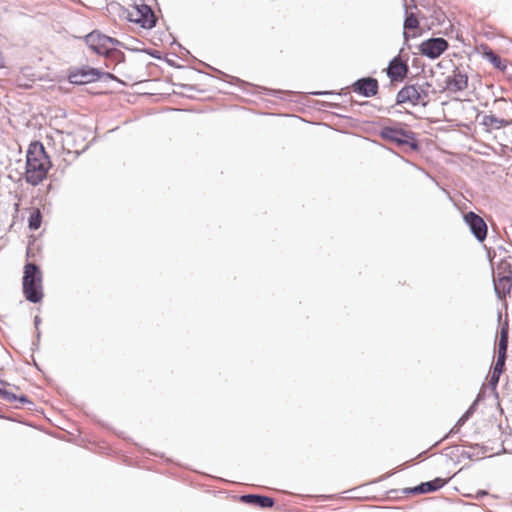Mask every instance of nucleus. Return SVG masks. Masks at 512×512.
I'll return each mask as SVG.
<instances>
[{
    "label": "nucleus",
    "instance_id": "30",
    "mask_svg": "<svg viewBox=\"0 0 512 512\" xmlns=\"http://www.w3.org/2000/svg\"><path fill=\"white\" fill-rule=\"evenodd\" d=\"M0 397L7 402H15L16 401V394L5 389V388H0Z\"/></svg>",
    "mask_w": 512,
    "mask_h": 512
},
{
    "label": "nucleus",
    "instance_id": "43",
    "mask_svg": "<svg viewBox=\"0 0 512 512\" xmlns=\"http://www.w3.org/2000/svg\"><path fill=\"white\" fill-rule=\"evenodd\" d=\"M171 44L172 45H177L180 49H183L182 45L180 43H178L176 40H173V42ZM184 50L186 51V53H189V51L186 50L185 48H184Z\"/></svg>",
    "mask_w": 512,
    "mask_h": 512
},
{
    "label": "nucleus",
    "instance_id": "21",
    "mask_svg": "<svg viewBox=\"0 0 512 512\" xmlns=\"http://www.w3.org/2000/svg\"><path fill=\"white\" fill-rule=\"evenodd\" d=\"M484 58L493 65L494 68L499 71H505L507 69V63L503 60L496 52L492 49L485 47L483 52Z\"/></svg>",
    "mask_w": 512,
    "mask_h": 512
},
{
    "label": "nucleus",
    "instance_id": "44",
    "mask_svg": "<svg viewBox=\"0 0 512 512\" xmlns=\"http://www.w3.org/2000/svg\"><path fill=\"white\" fill-rule=\"evenodd\" d=\"M234 82H239V83H243V84H244V82H243V81H241V80H240L239 78H237V77H232V82H231V83H234Z\"/></svg>",
    "mask_w": 512,
    "mask_h": 512
},
{
    "label": "nucleus",
    "instance_id": "16",
    "mask_svg": "<svg viewBox=\"0 0 512 512\" xmlns=\"http://www.w3.org/2000/svg\"><path fill=\"white\" fill-rule=\"evenodd\" d=\"M493 286L496 297L504 300L512 290V276H493Z\"/></svg>",
    "mask_w": 512,
    "mask_h": 512
},
{
    "label": "nucleus",
    "instance_id": "41",
    "mask_svg": "<svg viewBox=\"0 0 512 512\" xmlns=\"http://www.w3.org/2000/svg\"><path fill=\"white\" fill-rule=\"evenodd\" d=\"M484 399V392L483 391H480L476 397V399L473 401V403H476V406L478 405V403Z\"/></svg>",
    "mask_w": 512,
    "mask_h": 512
},
{
    "label": "nucleus",
    "instance_id": "1",
    "mask_svg": "<svg viewBox=\"0 0 512 512\" xmlns=\"http://www.w3.org/2000/svg\"><path fill=\"white\" fill-rule=\"evenodd\" d=\"M379 136L384 141L394 144L399 148L407 147L414 152H418L421 148L417 134L412 130L403 128V124L399 122H393V125L383 126L379 131Z\"/></svg>",
    "mask_w": 512,
    "mask_h": 512
},
{
    "label": "nucleus",
    "instance_id": "29",
    "mask_svg": "<svg viewBox=\"0 0 512 512\" xmlns=\"http://www.w3.org/2000/svg\"><path fill=\"white\" fill-rule=\"evenodd\" d=\"M106 39L108 40V41H105L108 49H113V48H118V47L126 48L125 45L116 38L106 35Z\"/></svg>",
    "mask_w": 512,
    "mask_h": 512
},
{
    "label": "nucleus",
    "instance_id": "10",
    "mask_svg": "<svg viewBox=\"0 0 512 512\" xmlns=\"http://www.w3.org/2000/svg\"><path fill=\"white\" fill-rule=\"evenodd\" d=\"M83 40L87 47L95 54L99 56L107 55L110 50L107 48L106 42V34L100 32L99 30H93L90 33L86 34L83 37Z\"/></svg>",
    "mask_w": 512,
    "mask_h": 512
},
{
    "label": "nucleus",
    "instance_id": "24",
    "mask_svg": "<svg viewBox=\"0 0 512 512\" xmlns=\"http://www.w3.org/2000/svg\"><path fill=\"white\" fill-rule=\"evenodd\" d=\"M42 223V214L39 209H34L28 218V227L30 230H37L40 228Z\"/></svg>",
    "mask_w": 512,
    "mask_h": 512
},
{
    "label": "nucleus",
    "instance_id": "47",
    "mask_svg": "<svg viewBox=\"0 0 512 512\" xmlns=\"http://www.w3.org/2000/svg\"><path fill=\"white\" fill-rule=\"evenodd\" d=\"M0 384H1V385H3V386L8 385V383H7V382L2 381V380L0 381Z\"/></svg>",
    "mask_w": 512,
    "mask_h": 512
},
{
    "label": "nucleus",
    "instance_id": "45",
    "mask_svg": "<svg viewBox=\"0 0 512 512\" xmlns=\"http://www.w3.org/2000/svg\"><path fill=\"white\" fill-rule=\"evenodd\" d=\"M32 360H33V364H34V366L39 370L40 368H39L38 364L36 363V361H35V359H34V357H33V356H32Z\"/></svg>",
    "mask_w": 512,
    "mask_h": 512
},
{
    "label": "nucleus",
    "instance_id": "28",
    "mask_svg": "<svg viewBox=\"0 0 512 512\" xmlns=\"http://www.w3.org/2000/svg\"><path fill=\"white\" fill-rule=\"evenodd\" d=\"M16 401H18L22 406H26L28 410H33L35 404L32 400H30L26 395H16Z\"/></svg>",
    "mask_w": 512,
    "mask_h": 512
},
{
    "label": "nucleus",
    "instance_id": "9",
    "mask_svg": "<svg viewBox=\"0 0 512 512\" xmlns=\"http://www.w3.org/2000/svg\"><path fill=\"white\" fill-rule=\"evenodd\" d=\"M465 224L469 227L471 234L478 242H483L488 233V226L485 220L473 211H469L463 215Z\"/></svg>",
    "mask_w": 512,
    "mask_h": 512
},
{
    "label": "nucleus",
    "instance_id": "20",
    "mask_svg": "<svg viewBox=\"0 0 512 512\" xmlns=\"http://www.w3.org/2000/svg\"><path fill=\"white\" fill-rule=\"evenodd\" d=\"M417 92H419L421 106L426 107L429 103L430 94H436V90L433 88L432 84L428 81L416 82L414 83Z\"/></svg>",
    "mask_w": 512,
    "mask_h": 512
},
{
    "label": "nucleus",
    "instance_id": "26",
    "mask_svg": "<svg viewBox=\"0 0 512 512\" xmlns=\"http://www.w3.org/2000/svg\"><path fill=\"white\" fill-rule=\"evenodd\" d=\"M110 52L105 55L104 57L107 59H110L117 64L123 63L125 61V54L119 50L118 48L109 49Z\"/></svg>",
    "mask_w": 512,
    "mask_h": 512
},
{
    "label": "nucleus",
    "instance_id": "37",
    "mask_svg": "<svg viewBox=\"0 0 512 512\" xmlns=\"http://www.w3.org/2000/svg\"><path fill=\"white\" fill-rule=\"evenodd\" d=\"M284 93L285 92L282 90L269 89L267 95H271V96L283 99L284 97L282 96V94H284Z\"/></svg>",
    "mask_w": 512,
    "mask_h": 512
},
{
    "label": "nucleus",
    "instance_id": "15",
    "mask_svg": "<svg viewBox=\"0 0 512 512\" xmlns=\"http://www.w3.org/2000/svg\"><path fill=\"white\" fill-rule=\"evenodd\" d=\"M240 501L263 509L272 508L275 504L272 497L261 494H244L240 496Z\"/></svg>",
    "mask_w": 512,
    "mask_h": 512
},
{
    "label": "nucleus",
    "instance_id": "5",
    "mask_svg": "<svg viewBox=\"0 0 512 512\" xmlns=\"http://www.w3.org/2000/svg\"><path fill=\"white\" fill-rule=\"evenodd\" d=\"M50 165V158H48V162H44L42 159L34 161V158H32V160L26 161V182L32 186H37L40 184L46 178Z\"/></svg>",
    "mask_w": 512,
    "mask_h": 512
},
{
    "label": "nucleus",
    "instance_id": "17",
    "mask_svg": "<svg viewBox=\"0 0 512 512\" xmlns=\"http://www.w3.org/2000/svg\"><path fill=\"white\" fill-rule=\"evenodd\" d=\"M476 410V403H472L470 407L464 412V414L457 420L455 425L444 435V437L440 440H446L451 438L453 435L459 433L460 428L471 418L473 413ZM439 444V441L435 443V446Z\"/></svg>",
    "mask_w": 512,
    "mask_h": 512
},
{
    "label": "nucleus",
    "instance_id": "19",
    "mask_svg": "<svg viewBox=\"0 0 512 512\" xmlns=\"http://www.w3.org/2000/svg\"><path fill=\"white\" fill-rule=\"evenodd\" d=\"M419 27V20L417 16L413 12H408L405 10V17L403 22V37L406 42L409 41L411 35L408 33V30H415ZM416 34H413L412 37H415Z\"/></svg>",
    "mask_w": 512,
    "mask_h": 512
},
{
    "label": "nucleus",
    "instance_id": "8",
    "mask_svg": "<svg viewBox=\"0 0 512 512\" xmlns=\"http://www.w3.org/2000/svg\"><path fill=\"white\" fill-rule=\"evenodd\" d=\"M448 48V41L442 37L426 39L419 46L420 53L431 60L439 58Z\"/></svg>",
    "mask_w": 512,
    "mask_h": 512
},
{
    "label": "nucleus",
    "instance_id": "38",
    "mask_svg": "<svg viewBox=\"0 0 512 512\" xmlns=\"http://www.w3.org/2000/svg\"><path fill=\"white\" fill-rule=\"evenodd\" d=\"M489 493L487 490L480 489L474 493L473 499H482L483 497L487 496Z\"/></svg>",
    "mask_w": 512,
    "mask_h": 512
},
{
    "label": "nucleus",
    "instance_id": "2",
    "mask_svg": "<svg viewBox=\"0 0 512 512\" xmlns=\"http://www.w3.org/2000/svg\"><path fill=\"white\" fill-rule=\"evenodd\" d=\"M40 267L32 262H26L22 278V290L25 299L33 304L39 303L44 297Z\"/></svg>",
    "mask_w": 512,
    "mask_h": 512
},
{
    "label": "nucleus",
    "instance_id": "6",
    "mask_svg": "<svg viewBox=\"0 0 512 512\" xmlns=\"http://www.w3.org/2000/svg\"><path fill=\"white\" fill-rule=\"evenodd\" d=\"M508 339H509V324L508 321L501 325L500 328V336L498 341V351H497V359L494 363L492 371L502 374L505 369V363L507 359V349H508Z\"/></svg>",
    "mask_w": 512,
    "mask_h": 512
},
{
    "label": "nucleus",
    "instance_id": "25",
    "mask_svg": "<svg viewBox=\"0 0 512 512\" xmlns=\"http://www.w3.org/2000/svg\"><path fill=\"white\" fill-rule=\"evenodd\" d=\"M493 276H512V267L508 260L502 259L497 264L496 272L493 271Z\"/></svg>",
    "mask_w": 512,
    "mask_h": 512
},
{
    "label": "nucleus",
    "instance_id": "42",
    "mask_svg": "<svg viewBox=\"0 0 512 512\" xmlns=\"http://www.w3.org/2000/svg\"><path fill=\"white\" fill-rule=\"evenodd\" d=\"M5 67L4 57L2 53L0 52V69Z\"/></svg>",
    "mask_w": 512,
    "mask_h": 512
},
{
    "label": "nucleus",
    "instance_id": "4",
    "mask_svg": "<svg viewBox=\"0 0 512 512\" xmlns=\"http://www.w3.org/2000/svg\"><path fill=\"white\" fill-rule=\"evenodd\" d=\"M100 69L89 65L71 67L68 70V81L73 85H85L100 81Z\"/></svg>",
    "mask_w": 512,
    "mask_h": 512
},
{
    "label": "nucleus",
    "instance_id": "22",
    "mask_svg": "<svg viewBox=\"0 0 512 512\" xmlns=\"http://www.w3.org/2000/svg\"><path fill=\"white\" fill-rule=\"evenodd\" d=\"M512 124V120H506L503 118H498L495 115H485L482 119V125L486 127H492L494 129H500L502 127H507Z\"/></svg>",
    "mask_w": 512,
    "mask_h": 512
},
{
    "label": "nucleus",
    "instance_id": "33",
    "mask_svg": "<svg viewBox=\"0 0 512 512\" xmlns=\"http://www.w3.org/2000/svg\"><path fill=\"white\" fill-rule=\"evenodd\" d=\"M100 74H101L100 75V80H104V81H106V80H115V81L118 80L117 77L114 74H112L110 72H105L102 69H100Z\"/></svg>",
    "mask_w": 512,
    "mask_h": 512
},
{
    "label": "nucleus",
    "instance_id": "14",
    "mask_svg": "<svg viewBox=\"0 0 512 512\" xmlns=\"http://www.w3.org/2000/svg\"><path fill=\"white\" fill-rule=\"evenodd\" d=\"M446 483H447V481L445 479L436 477L433 480L421 482L420 484H418L414 487L406 488L404 490V492L406 494L432 493V492H436L439 489H441L442 487H444Z\"/></svg>",
    "mask_w": 512,
    "mask_h": 512
},
{
    "label": "nucleus",
    "instance_id": "35",
    "mask_svg": "<svg viewBox=\"0 0 512 512\" xmlns=\"http://www.w3.org/2000/svg\"><path fill=\"white\" fill-rule=\"evenodd\" d=\"M176 86L188 91V93H191V91H200L195 85L191 84H176Z\"/></svg>",
    "mask_w": 512,
    "mask_h": 512
},
{
    "label": "nucleus",
    "instance_id": "39",
    "mask_svg": "<svg viewBox=\"0 0 512 512\" xmlns=\"http://www.w3.org/2000/svg\"><path fill=\"white\" fill-rule=\"evenodd\" d=\"M310 94L315 95V96H325V95H334L336 93L333 91H314V92H310Z\"/></svg>",
    "mask_w": 512,
    "mask_h": 512
},
{
    "label": "nucleus",
    "instance_id": "11",
    "mask_svg": "<svg viewBox=\"0 0 512 512\" xmlns=\"http://www.w3.org/2000/svg\"><path fill=\"white\" fill-rule=\"evenodd\" d=\"M405 103H409L412 106L421 105L419 92H417L415 84H406L403 86L396 95L395 104L392 105L387 110V112L391 113V110L394 109L395 105H401Z\"/></svg>",
    "mask_w": 512,
    "mask_h": 512
},
{
    "label": "nucleus",
    "instance_id": "31",
    "mask_svg": "<svg viewBox=\"0 0 512 512\" xmlns=\"http://www.w3.org/2000/svg\"><path fill=\"white\" fill-rule=\"evenodd\" d=\"M443 453L453 459L455 456H458L459 455V447L457 445H453V446H450V447H446L444 450H443Z\"/></svg>",
    "mask_w": 512,
    "mask_h": 512
},
{
    "label": "nucleus",
    "instance_id": "7",
    "mask_svg": "<svg viewBox=\"0 0 512 512\" xmlns=\"http://www.w3.org/2000/svg\"><path fill=\"white\" fill-rule=\"evenodd\" d=\"M468 74L464 69L454 67L451 74L445 78L444 90L450 94L463 92L468 88Z\"/></svg>",
    "mask_w": 512,
    "mask_h": 512
},
{
    "label": "nucleus",
    "instance_id": "18",
    "mask_svg": "<svg viewBox=\"0 0 512 512\" xmlns=\"http://www.w3.org/2000/svg\"><path fill=\"white\" fill-rule=\"evenodd\" d=\"M42 159L44 162H48V155L45 151L43 144L40 141L31 142L26 155V161Z\"/></svg>",
    "mask_w": 512,
    "mask_h": 512
},
{
    "label": "nucleus",
    "instance_id": "3",
    "mask_svg": "<svg viewBox=\"0 0 512 512\" xmlns=\"http://www.w3.org/2000/svg\"><path fill=\"white\" fill-rule=\"evenodd\" d=\"M128 20L135 24H138L141 28L152 29L156 26L157 17L151 6L142 2L135 4L133 11L128 12Z\"/></svg>",
    "mask_w": 512,
    "mask_h": 512
},
{
    "label": "nucleus",
    "instance_id": "23",
    "mask_svg": "<svg viewBox=\"0 0 512 512\" xmlns=\"http://www.w3.org/2000/svg\"><path fill=\"white\" fill-rule=\"evenodd\" d=\"M469 447L473 449V451L462 450L459 453V457L466 458L470 460L480 459L482 455L487 452V448L484 446H480L479 444H470Z\"/></svg>",
    "mask_w": 512,
    "mask_h": 512
},
{
    "label": "nucleus",
    "instance_id": "13",
    "mask_svg": "<svg viewBox=\"0 0 512 512\" xmlns=\"http://www.w3.org/2000/svg\"><path fill=\"white\" fill-rule=\"evenodd\" d=\"M387 76L392 82L403 81L409 72V66L406 61L399 56H395L387 67Z\"/></svg>",
    "mask_w": 512,
    "mask_h": 512
},
{
    "label": "nucleus",
    "instance_id": "48",
    "mask_svg": "<svg viewBox=\"0 0 512 512\" xmlns=\"http://www.w3.org/2000/svg\"><path fill=\"white\" fill-rule=\"evenodd\" d=\"M466 496L469 498H473L474 494L470 493V494H467Z\"/></svg>",
    "mask_w": 512,
    "mask_h": 512
},
{
    "label": "nucleus",
    "instance_id": "34",
    "mask_svg": "<svg viewBox=\"0 0 512 512\" xmlns=\"http://www.w3.org/2000/svg\"><path fill=\"white\" fill-rule=\"evenodd\" d=\"M41 322H42V320H41L40 316L36 315L34 317V327H35V331H36L38 340L41 338V331L39 328Z\"/></svg>",
    "mask_w": 512,
    "mask_h": 512
},
{
    "label": "nucleus",
    "instance_id": "46",
    "mask_svg": "<svg viewBox=\"0 0 512 512\" xmlns=\"http://www.w3.org/2000/svg\"><path fill=\"white\" fill-rule=\"evenodd\" d=\"M167 63H168L170 66H173V67L175 66V62H174V61H170V60H168V61H167Z\"/></svg>",
    "mask_w": 512,
    "mask_h": 512
},
{
    "label": "nucleus",
    "instance_id": "36",
    "mask_svg": "<svg viewBox=\"0 0 512 512\" xmlns=\"http://www.w3.org/2000/svg\"><path fill=\"white\" fill-rule=\"evenodd\" d=\"M144 52L155 59H161V53L158 50L147 48Z\"/></svg>",
    "mask_w": 512,
    "mask_h": 512
},
{
    "label": "nucleus",
    "instance_id": "40",
    "mask_svg": "<svg viewBox=\"0 0 512 512\" xmlns=\"http://www.w3.org/2000/svg\"><path fill=\"white\" fill-rule=\"evenodd\" d=\"M39 344H40V339L38 340V338L36 337L35 341H33V343H32L31 350L33 352L38 350L39 349Z\"/></svg>",
    "mask_w": 512,
    "mask_h": 512
},
{
    "label": "nucleus",
    "instance_id": "27",
    "mask_svg": "<svg viewBox=\"0 0 512 512\" xmlns=\"http://www.w3.org/2000/svg\"><path fill=\"white\" fill-rule=\"evenodd\" d=\"M500 376H501V374L492 371L490 380H489V386L491 388L492 393L494 394V396L496 398H498L497 385L499 383Z\"/></svg>",
    "mask_w": 512,
    "mask_h": 512
},
{
    "label": "nucleus",
    "instance_id": "49",
    "mask_svg": "<svg viewBox=\"0 0 512 512\" xmlns=\"http://www.w3.org/2000/svg\"><path fill=\"white\" fill-rule=\"evenodd\" d=\"M501 319V313H498V320Z\"/></svg>",
    "mask_w": 512,
    "mask_h": 512
},
{
    "label": "nucleus",
    "instance_id": "32",
    "mask_svg": "<svg viewBox=\"0 0 512 512\" xmlns=\"http://www.w3.org/2000/svg\"><path fill=\"white\" fill-rule=\"evenodd\" d=\"M318 105L320 109H329V108H340L341 106L337 103L327 102V101H320L318 102Z\"/></svg>",
    "mask_w": 512,
    "mask_h": 512
},
{
    "label": "nucleus",
    "instance_id": "12",
    "mask_svg": "<svg viewBox=\"0 0 512 512\" xmlns=\"http://www.w3.org/2000/svg\"><path fill=\"white\" fill-rule=\"evenodd\" d=\"M353 92L361 95L365 98L375 96L379 90V83L376 78L373 77H362L357 79L351 85Z\"/></svg>",
    "mask_w": 512,
    "mask_h": 512
}]
</instances>
